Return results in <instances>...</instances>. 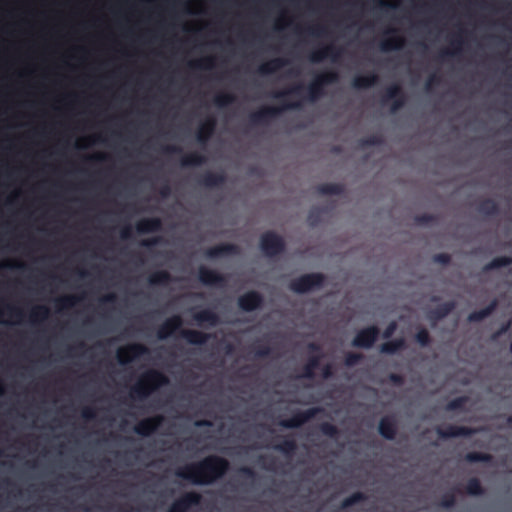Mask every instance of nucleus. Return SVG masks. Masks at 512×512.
<instances>
[{"label":"nucleus","instance_id":"nucleus-18","mask_svg":"<svg viewBox=\"0 0 512 512\" xmlns=\"http://www.w3.org/2000/svg\"><path fill=\"white\" fill-rule=\"evenodd\" d=\"M379 434L387 439L393 440L397 434V421L394 416H384L380 419L378 425Z\"/></svg>","mask_w":512,"mask_h":512},{"label":"nucleus","instance_id":"nucleus-32","mask_svg":"<svg viewBox=\"0 0 512 512\" xmlns=\"http://www.w3.org/2000/svg\"><path fill=\"white\" fill-rule=\"evenodd\" d=\"M497 307V301L493 300L488 306L483 309L473 311L469 314L468 320L470 322H479L490 316Z\"/></svg>","mask_w":512,"mask_h":512},{"label":"nucleus","instance_id":"nucleus-48","mask_svg":"<svg viewBox=\"0 0 512 512\" xmlns=\"http://www.w3.org/2000/svg\"><path fill=\"white\" fill-rule=\"evenodd\" d=\"M438 220L436 215L433 214H420L415 216L414 221L419 226H427L436 223Z\"/></svg>","mask_w":512,"mask_h":512},{"label":"nucleus","instance_id":"nucleus-56","mask_svg":"<svg viewBox=\"0 0 512 512\" xmlns=\"http://www.w3.org/2000/svg\"><path fill=\"white\" fill-rule=\"evenodd\" d=\"M388 381L397 386V387H400L404 384L405 382V379L404 377L401 375V374H397V373H391L388 375Z\"/></svg>","mask_w":512,"mask_h":512},{"label":"nucleus","instance_id":"nucleus-36","mask_svg":"<svg viewBox=\"0 0 512 512\" xmlns=\"http://www.w3.org/2000/svg\"><path fill=\"white\" fill-rule=\"evenodd\" d=\"M404 38L400 36H393L387 38L380 43V49L384 52L399 50L404 46Z\"/></svg>","mask_w":512,"mask_h":512},{"label":"nucleus","instance_id":"nucleus-46","mask_svg":"<svg viewBox=\"0 0 512 512\" xmlns=\"http://www.w3.org/2000/svg\"><path fill=\"white\" fill-rule=\"evenodd\" d=\"M469 401L467 396H459L448 402L446 405L447 411L462 410L465 404Z\"/></svg>","mask_w":512,"mask_h":512},{"label":"nucleus","instance_id":"nucleus-57","mask_svg":"<svg viewBox=\"0 0 512 512\" xmlns=\"http://www.w3.org/2000/svg\"><path fill=\"white\" fill-rule=\"evenodd\" d=\"M441 82V78L436 75V74H432L428 77L426 83H425V89L427 91H431L432 88L435 86V85H438L440 84Z\"/></svg>","mask_w":512,"mask_h":512},{"label":"nucleus","instance_id":"nucleus-31","mask_svg":"<svg viewBox=\"0 0 512 512\" xmlns=\"http://www.w3.org/2000/svg\"><path fill=\"white\" fill-rule=\"evenodd\" d=\"M329 208L322 206V207H312L307 215V222L309 226L311 227H317L323 219V215L328 213Z\"/></svg>","mask_w":512,"mask_h":512},{"label":"nucleus","instance_id":"nucleus-64","mask_svg":"<svg viewBox=\"0 0 512 512\" xmlns=\"http://www.w3.org/2000/svg\"><path fill=\"white\" fill-rule=\"evenodd\" d=\"M163 151L167 154H176L182 152L181 148L175 145H167L163 148Z\"/></svg>","mask_w":512,"mask_h":512},{"label":"nucleus","instance_id":"nucleus-22","mask_svg":"<svg viewBox=\"0 0 512 512\" xmlns=\"http://www.w3.org/2000/svg\"><path fill=\"white\" fill-rule=\"evenodd\" d=\"M162 229V221L158 217L144 218L137 222L136 231L139 234L158 232Z\"/></svg>","mask_w":512,"mask_h":512},{"label":"nucleus","instance_id":"nucleus-15","mask_svg":"<svg viewBox=\"0 0 512 512\" xmlns=\"http://www.w3.org/2000/svg\"><path fill=\"white\" fill-rule=\"evenodd\" d=\"M198 278L199 281L205 286L224 287L227 284V279L224 275L205 266H201L199 268Z\"/></svg>","mask_w":512,"mask_h":512},{"label":"nucleus","instance_id":"nucleus-58","mask_svg":"<svg viewBox=\"0 0 512 512\" xmlns=\"http://www.w3.org/2000/svg\"><path fill=\"white\" fill-rule=\"evenodd\" d=\"M239 473L241 475H243L245 478H248V479H255L257 474L256 472L251 468V467H248V466H243L239 469Z\"/></svg>","mask_w":512,"mask_h":512},{"label":"nucleus","instance_id":"nucleus-16","mask_svg":"<svg viewBox=\"0 0 512 512\" xmlns=\"http://www.w3.org/2000/svg\"><path fill=\"white\" fill-rule=\"evenodd\" d=\"M240 254V248L237 244L221 243L205 250V256L209 259H216L226 256H235Z\"/></svg>","mask_w":512,"mask_h":512},{"label":"nucleus","instance_id":"nucleus-33","mask_svg":"<svg viewBox=\"0 0 512 512\" xmlns=\"http://www.w3.org/2000/svg\"><path fill=\"white\" fill-rule=\"evenodd\" d=\"M463 43L464 42H463L462 36L460 33H458L457 35H455L453 37V39L451 41L452 49L442 50L439 53V59L444 61L447 57L454 56V55L458 54L462 49Z\"/></svg>","mask_w":512,"mask_h":512},{"label":"nucleus","instance_id":"nucleus-4","mask_svg":"<svg viewBox=\"0 0 512 512\" xmlns=\"http://www.w3.org/2000/svg\"><path fill=\"white\" fill-rule=\"evenodd\" d=\"M326 280L327 278L323 273H307L291 280L289 289L297 294H304L323 288Z\"/></svg>","mask_w":512,"mask_h":512},{"label":"nucleus","instance_id":"nucleus-28","mask_svg":"<svg viewBox=\"0 0 512 512\" xmlns=\"http://www.w3.org/2000/svg\"><path fill=\"white\" fill-rule=\"evenodd\" d=\"M406 348V341L404 338H397L391 341L383 343L380 347V351L383 354L393 355L400 350Z\"/></svg>","mask_w":512,"mask_h":512},{"label":"nucleus","instance_id":"nucleus-63","mask_svg":"<svg viewBox=\"0 0 512 512\" xmlns=\"http://www.w3.org/2000/svg\"><path fill=\"white\" fill-rule=\"evenodd\" d=\"M160 241H161L160 237H153V238H150V239L143 240L141 242V245L144 246V247L150 248V247H153V246L159 244Z\"/></svg>","mask_w":512,"mask_h":512},{"label":"nucleus","instance_id":"nucleus-49","mask_svg":"<svg viewBox=\"0 0 512 512\" xmlns=\"http://www.w3.org/2000/svg\"><path fill=\"white\" fill-rule=\"evenodd\" d=\"M303 89L304 87L302 85H295L287 90L274 92L273 97L277 99H282L288 95H301Z\"/></svg>","mask_w":512,"mask_h":512},{"label":"nucleus","instance_id":"nucleus-6","mask_svg":"<svg viewBox=\"0 0 512 512\" xmlns=\"http://www.w3.org/2000/svg\"><path fill=\"white\" fill-rule=\"evenodd\" d=\"M339 75L335 71L323 72L315 77V79L307 86L306 99L314 102L324 96V87L329 84L336 83Z\"/></svg>","mask_w":512,"mask_h":512},{"label":"nucleus","instance_id":"nucleus-59","mask_svg":"<svg viewBox=\"0 0 512 512\" xmlns=\"http://www.w3.org/2000/svg\"><path fill=\"white\" fill-rule=\"evenodd\" d=\"M396 329H397V323L395 321L390 322L382 334L383 338H385V339L390 338L395 333Z\"/></svg>","mask_w":512,"mask_h":512},{"label":"nucleus","instance_id":"nucleus-38","mask_svg":"<svg viewBox=\"0 0 512 512\" xmlns=\"http://www.w3.org/2000/svg\"><path fill=\"white\" fill-rule=\"evenodd\" d=\"M148 281L151 285H167L171 282V275L166 270H159L152 273Z\"/></svg>","mask_w":512,"mask_h":512},{"label":"nucleus","instance_id":"nucleus-29","mask_svg":"<svg viewBox=\"0 0 512 512\" xmlns=\"http://www.w3.org/2000/svg\"><path fill=\"white\" fill-rule=\"evenodd\" d=\"M322 355H313L309 357L307 363L303 367V372L299 378L312 379L314 378V371L319 367Z\"/></svg>","mask_w":512,"mask_h":512},{"label":"nucleus","instance_id":"nucleus-21","mask_svg":"<svg viewBox=\"0 0 512 512\" xmlns=\"http://www.w3.org/2000/svg\"><path fill=\"white\" fill-rule=\"evenodd\" d=\"M341 49L335 47L334 45H326L315 51H313L309 58L312 62L318 63L326 59L327 57H331L333 60H336L337 57L341 54Z\"/></svg>","mask_w":512,"mask_h":512},{"label":"nucleus","instance_id":"nucleus-55","mask_svg":"<svg viewBox=\"0 0 512 512\" xmlns=\"http://www.w3.org/2000/svg\"><path fill=\"white\" fill-rule=\"evenodd\" d=\"M271 354V348L268 345H258L255 349V356L265 358Z\"/></svg>","mask_w":512,"mask_h":512},{"label":"nucleus","instance_id":"nucleus-12","mask_svg":"<svg viewBox=\"0 0 512 512\" xmlns=\"http://www.w3.org/2000/svg\"><path fill=\"white\" fill-rule=\"evenodd\" d=\"M391 104V111L396 112L401 109L406 102L405 94L399 84H392L386 88L385 94L382 97V103Z\"/></svg>","mask_w":512,"mask_h":512},{"label":"nucleus","instance_id":"nucleus-13","mask_svg":"<svg viewBox=\"0 0 512 512\" xmlns=\"http://www.w3.org/2000/svg\"><path fill=\"white\" fill-rule=\"evenodd\" d=\"M480 429L466 427V426H456V425H448L445 428L438 427L436 429L437 435L440 439H450L456 437H468L478 433Z\"/></svg>","mask_w":512,"mask_h":512},{"label":"nucleus","instance_id":"nucleus-35","mask_svg":"<svg viewBox=\"0 0 512 512\" xmlns=\"http://www.w3.org/2000/svg\"><path fill=\"white\" fill-rule=\"evenodd\" d=\"M206 157L198 152H192L184 155L181 158V165L183 167L200 166L206 162Z\"/></svg>","mask_w":512,"mask_h":512},{"label":"nucleus","instance_id":"nucleus-47","mask_svg":"<svg viewBox=\"0 0 512 512\" xmlns=\"http://www.w3.org/2000/svg\"><path fill=\"white\" fill-rule=\"evenodd\" d=\"M215 65V59L213 57H206L204 59L192 61L189 66L197 69H211Z\"/></svg>","mask_w":512,"mask_h":512},{"label":"nucleus","instance_id":"nucleus-40","mask_svg":"<svg viewBox=\"0 0 512 512\" xmlns=\"http://www.w3.org/2000/svg\"><path fill=\"white\" fill-rule=\"evenodd\" d=\"M367 499V496L365 493L363 492H355L353 494H351L350 496L346 497L342 502H341V505H340V508L341 509H347L349 507H352L360 502H363Z\"/></svg>","mask_w":512,"mask_h":512},{"label":"nucleus","instance_id":"nucleus-14","mask_svg":"<svg viewBox=\"0 0 512 512\" xmlns=\"http://www.w3.org/2000/svg\"><path fill=\"white\" fill-rule=\"evenodd\" d=\"M264 298L257 291H248L238 298V306L244 312H252L262 307Z\"/></svg>","mask_w":512,"mask_h":512},{"label":"nucleus","instance_id":"nucleus-2","mask_svg":"<svg viewBox=\"0 0 512 512\" xmlns=\"http://www.w3.org/2000/svg\"><path fill=\"white\" fill-rule=\"evenodd\" d=\"M183 320L181 316L174 315L168 318L157 330V337L165 340L179 331L180 337L191 345H204L212 337L211 334L194 329H181Z\"/></svg>","mask_w":512,"mask_h":512},{"label":"nucleus","instance_id":"nucleus-7","mask_svg":"<svg viewBox=\"0 0 512 512\" xmlns=\"http://www.w3.org/2000/svg\"><path fill=\"white\" fill-rule=\"evenodd\" d=\"M260 249L267 257H275L283 253L286 249V243L282 236L274 231H266L260 236Z\"/></svg>","mask_w":512,"mask_h":512},{"label":"nucleus","instance_id":"nucleus-23","mask_svg":"<svg viewBox=\"0 0 512 512\" xmlns=\"http://www.w3.org/2000/svg\"><path fill=\"white\" fill-rule=\"evenodd\" d=\"M455 308V302L447 301L442 304H439L434 309L430 310L428 313L429 320L433 322H437L446 316H448Z\"/></svg>","mask_w":512,"mask_h":512},{"label":"nucleus","instance_id":"nucleus-9","mask_svg":"<svg viewBox=\"0 0 512 512\" xmlns=\"http://www.w3.org/2000/svg\"><path fill=\"white\" fill-rule=\"evenodd\" d=\"M322 411L320 407H312L305 411H296L291 418L280 420L278 425L285 429L299 428Z\"/></svg>","mask_w":512,"mask_h":512},{"label":"nucleus","instance_id":"nucleus-27","mask_svg":"<svg viewBox=\"0 0 512 512\" xmlns=\"http://www.w3.org/2000/svg\"><path fill=\"white\" fill-rule=\"evenodd\" d=\"M287 64L284 58H274L259 66L258 72L262 75L272 74Z\"/></svg>","mask_w":512,"mask_h":512},{"label":"nucleus","instance_id":"nucleus-44","mask_svg":"<svg viewBox=\"0 0 512 512\" xmlns=\"http://www.w3.org/2000/svg\"><path fill=\"white\" fill-rule=\"evenodd\" d=\"M236 97L231 93H220L215 96L214 104L218 107H226L232 103H234Z\"/></svg>","mask_w":512,"mask_h":512},{"label":"nucleus","instance_id":"nucleus-20","mask_svg":"<svg viewBox=\"0 0 512 512\" xmlns=\"http://www.w3.org/2000/svg\"><path fill=\"white\" fill-rule=\"evenodd\" d=\"M227 180L224 172H211L204 173L198 180L199 185L206 188H216L222 186Z\"/></svg>","mask_w":512,"mask_h":512},{"label":"nucleus","instance_id":"nucleus-5","mask_svg":"<svg viewBox=\"0 0 512 512\" xmlns=\"http://www.w3.org/2000/svg\"><path fill=\"white\" fill-rule=\"evenodd\" d=\"M298 102L284 103L281 107L264 106L249 115V122L253 126L266 125L284 110L299 108Z\"/></svg>","mask_w":512,"mask_h":512},{"label":"nucleus","instance_id":"nucleus-26","mask_svg":"<svg viewBox=\"0 0 512 512\" xmlns=\"http://www.w3.org/2000/svg\"><path fill=\"white\" fill-rule=\"evenodd\" d=\"M477 211L486 216H495L499 214L500 209L498 203L495 200L491 198H485L478 203Z\"/></svg>","mask_w":512,"mask_h":512},{"label":"nucleus","instance_id":"nucleus-61","mask_svg":"<svg viewBox=\"0 0 512 512\" xmlns=\"http://www.w3.org/2000/svg\"><path fill=\"white\" fill-rule=\"evenodd\" d=\"M511 327V321H507L504 323L492 336L493 339H497L498 337L505 334Z\"/></svg>","mask_w":512,"mask_h":512},{"label":"nucleus","instance_id":"nucleus-50","mask_svg":"<svg viewBox=\"0 0 512 512\" xmlns=\"http://www.w3.org/2000/svg\"><path fill=\"white\" fill-rule=\"evenodd\" d=\"M415 339H416L417 343H419V345H421L422 347L429 346L432 341L428 330L425 328H421L418 330V332L415 335Z\"/></svg>","mask_w":512,"mask_h":512},{"label":"nucleus","instance_id":"nucleus-11","mask_svg":"<svg viewBox=\"0 0 512 512\" xmlns=\"http://www.w3.org/2000/svg\"><path fill=\"white\" fill-rule=\"evenodd\" d=\"M380 330L376 325H371L359 330L352 340V345L356 348H371L378 339Z\"/></svg>","mask_w":512,"mask_h":512},{"label":"nucleus","instance_id":"nucleus-25","mask_svg":"<svg viewBox=\"0 0 512 512\" xmlns=\"http://www.w3.org/2000/svg\"><path fill=\"white\" fill-rule=\"evenodd\" d=\"M378 82V75L371 72L367 75H357L352 80V86L355 89H365L374 86Z\"/></svg>","mask_w":512,"mask_h":512},{"label":"nucleus","instance_id":"nucleus-37","mask_svg":"<svg viewBox=\"0 0 512 512\" xmlns=\"http://www.w3.org/2000/svg\"><path fill=\"white\" fill-rule=\"evenodd\" d=\"M465 493L471 496H481L485 493L478 478H470L465 485Z\"/></svg>","mask_w":512,"mask_h":512},{"label":"nucleus","instance_id":"nucleus-41","mask_svg":"<svg viewBox=\"0 0 512 512\" xmlns=\"http://www.w3.org/2000/svg\"><path fill=\"white\" fill-rule=\"evenodd\" d=\"M492 460H493V456L489 453L473 451V452H468L465 455V461H467L469 463H478V462L490 463V462H492Z\"/></svg>","mask_w":512,"mask_h":512},{"label":"nucleus","instance_id":"nucleus-51","mask_svg":"<svg viewBox=\"0 0 512 512\" xmlns=\"http://www.w3.org/2000/svg\"><path fill=\"white\" fill-rule=\"evenodd\" d=\"M456 503V496L453 491L446 492L440 499V506L446 509L452 508Z\"/></svg>","mask_w":512,"mask_h":512},{"label":"nucleus","instance_id":"nucleus-45","mask_svg":"<svg viewBox=\"0 0 512 512\" xmlns=\"http://www.w3.org/2000/svg\"><path fill=\"white\" fill-rule=\"evenodd\" d=\"M319 429L321 433L327 437L335 439L339 436V429L330 422L321 423Z\"/></svg>","mask_w":512,"mask_h":512},{"label":"nucleus","instance_id":"nucleus-10","mask_svg":"<svg viewBox=\"0 0 512 512\" xmlns=\"http://www.w3.org/2000/svg\"><path fill=\"white\" fill-rule=\"evenodd\" d=\"M201 500V494L198 492H185L172 502L167 512H188L190 508L198 506Z\"/></svg>","mask_w":512,"mask_h":512},{"label":"nucleus","instance_id":"nucleus-3","mask_svg":"<svg viewBox=\"0 0 512 512\" xmlns=\"http://www.w3.org/2000/svg\"><path fill=\"white\" fill-rule=\"evenodd\" d=\"M168 377L159 370L149 369L144 372L136 384L131 387L130 397L133 400L143 401L154 391L167 385Z\"/></svg>","mask_w":512,"mask_h":512},{"label":"nucleus","instance_id":"nucleus-42","mask_svg":"<svg viewBox=\"0 0 512 512\" xmlns=\"http://www.w3.org/2000/svg\"><path fill=\"white\" fill-rule=\"evenodd\" d=\"M50 311L46 306L40 305L32 309L30 313V320L33 323L41 322L49 317Z\"/></svg>","mask_w":512,"mask_h":512},{"label":"nucleus","instance_id":"nucleus-30","mask_svg":"<svg viewBox=\"0 0 512 512\" xmlns=\"http://www.w3.org/2000/svg\"><path fill=\"white\" fill-rule=\"evenodd\" d=\"M273 448L275 450L283 453L284 455L290 457V456L294 455V453L296 452L297 443H296L295 439L287 436V437H284L280 443L274 445Z\"/></svg>","mask_w":512,"mask_h":512},{"label":"nucleus","instance_id":"nucleus-19","mask_svg":"<svg viewBox=\"0 0 512 512\" xmlns=\"http://www.w3.org/2000/svg\"><path fill=\"white\" fill-rule=\"evenodd\" d=\"M192 317L198 326L207 324L210 327H215L220 324V318L218 314L211 309H203L201 311L195 312L193 313Z\"/></svg>","mask_w":512,"mask_h":512},{"label":"nucleus","instance_id":"nucleus-17","mask_svg":"<svg viewBox=\"0 0 512 512\" xmlns=\"http://www.w3.org/2000/svg\"><path fill=\"white\" fill-rule=\"evenodd\" d=\"M163 421L162 415L145 418L135 425L134 432L143 437L149 436L161 426Z\"/></svg>","mask_w":512,"mask_h":512},{"label":"nucleus","instance_id":"nucleus-43","mask_svg":"<svg viewBox=\"0 0 512 512\" xmlns=\"http://www.w3.org/2000/svg\"><path fill=\"white\" fill-rule=\"evenodd\" d=\"M80 300L79 297L74 295H65L56 299V305L59 309H69L76 305Z\"/></svg>","mask_w":512,"mask_h":512},{"label":"nucleus","instance_id":"nucleus-34","mask_svg":"<svg viewBox=\"0 0 512 512\" xmlns=\"http://www.w3.org/2000/svg\"><path fill=\"white\" fill-rule=\"evenodd\" d=\"M317 192L322 195H341L345 187L339 183H324L317 186Z\"/></svg>","mask_w":512,"mask_h":512},{"label":"nucleus","instance_id":"nucleus-24","mask_svg":"<svg viewBox=\"0 0 512 512\" xmlns=\"http://www.w3.org/2000/svg\"><path fill=\"white\" fill-rule=\"evenodd\" d=\"M216 128V120L213 117L208 118L197 130L196 138L200 144H206Z\"/></svg>","mask_w":512,"mask_h":512},{"label":"nucleus","instance_id":"nucleus-52","mask_svg":"<svg viewBox=\"0 0 512 512\" xmlns=\"http://www.w3.org/2000/svg\"><path fill=\"white\" fill-rule=\"evenodd\" d=\"M383 143V139L379 135H370L360 140L361 147L378 146Z\"/></svg>","mask_w":512,"mask_h":512},{"label":"nucleus","instance_id":"nucleus-8","mask_svg":"<svg viewBox=\"0 0 512 512\" xmlns=\"http://www.w3.org/2000/svg\"><path fill=\"white\" fill-rule=\"evenodd\" d=\"M149 353V349L142 343H131L121 347L117 351V360L121 365H126Z\"/></svg>","mask_w":512,"mask_h":512},{"label":"nucleus","instance_id":"nucleus-53","mask_svg":"<svg viewBox=\"0 0 512 512\" xmlns=\"http://www.w3.org/2000/svg\"><path fill=\"white\" fill-rule=\"evenodd\" d=\"M363 359V355L360 353L349 352L346 354L344 364L347 367H353L357 365Z\"/></svg>","mask_w":512,"mask_h":512},{"label":"nucleus","instance_id":"nucleus-60","mask_svg":"<svg viewBox=\"0 0 512 512\" xmlns=\"http://www.w3.org/2000/svg\"><path fill=\"white\" fill-rule=\"evenodd\" d=\"M81 416L85 420H93L96 417V410L93 407H85L82 409Z\"/></svg>","mask_w":512,"mask_h":512},{"label":"nucleus","instance_id":"nucleus-62","mask_svg":"<svg viewBox=\"0 0 512 512\" xmlns=\"http://www.w3.org/2000/svg\"><path fill=\"white\" fill-rule=\"evenodd\" d=\"M334 376V370L332 364L328 363L322 368V377L324 379H329Z\"/></svg>","mask_w":512,"mask_h":512},{"label":"nucleus","instance_id":"nucleus-1","mask_svg":"<svg viewBox=\"0 0 512 512\" xmlns=\"http://www.w3.org/2000/svg\"><path fill=\"white\" fill-rule=\"evenodd\" d=\"M230 469L229 461L218 455H208L176 470L177 477L194 485H211L222 479Z\"/></svg>","mask_w":512,"mask_h":512},{"label":"nucleus","instance_id":"nucleus-39","mask_svg":"<svg viewBox=\"0 0 512 512\" xmlns=\"http://www.w3.org/2000/svg\"><path fill=\"white\" fill-rule=\"evenodd\" d=\"M511 264H512V257H510V256L495 257L484 266V271H491L494 269L509 266Z\"/></svg>","mask_w":512,"mask_h":512},{"label":"nucleus","instance_id":"nucleus-54","mask_svg":"<svg viewBox=\"0 0 512 512\" xmlns=\"http://www.w3.org/2000/svg\"><path fill=\"white\" fill-rule=\"evenodd\" d=\"M433 261L441 265H449L451 262V256L448 253H438L433 256Z\"/></svg>","mask_w":512,"mask_h":512}]
</instances>
